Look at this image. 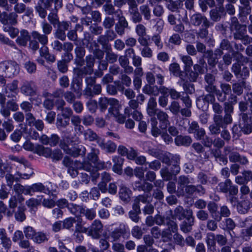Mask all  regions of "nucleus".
<instances>
[{
    "label": "nucleus",
    "mask_w": 252,
    "mask_h": 252,
    "mask_svg": "<svg viewBox=\"0 0 252 252\" xmlns=\"http://www.w3.org/2000/svg\"><path fill=\"white\" fill-rule=\"evenodd\" d=\"M151 69V71L146 73V79L148 84L154 85L156 83V79L158 87V94L160 93L161 95L167 96L170 94L171 88H167L163 86L164 82L165 71L160 66L154 64Z\"/></svg>",
    "instance_id": "obj_1"
},
{
    "label": "nucleus",
    "mask_w": 252,
    "mask_h": 252,
    "mask_svg": "<svg viewBox=\"0 0 252 252\" xmlns=\"http://www.w3.org/2000/svg\"><path fill=\"white\" fill-rule=\"evenodd\" d=\"M214 123L209 127V129L212 134L217 135L220 133V128H225L227 125L230 123H227L223 119L222 115H216L213 116Z\"/></svg>",
    "instance_id": "obj_2"
},
{
    "label": "nucleus",
    "mask_w": 252,
    "mask_h": 252,
    "mask_svg": "<svg viewBox=\"0 0 252 252\" xmlns=\"http://www.w3.org/2000/svg\"><path fill=\"white\" fill-rule=\"evenodd\" d=\"M85 62L86 66L80 69L75 68L74 70V73L79 77L83 75L91 74L93 72V68L95 62L94 57L92 55L87 56L85 58Z\"/></svg>",
    "instance_id": "obj_3"
},
{
    "label": "nucleus",
    "mask_w": 252,
    "mask_h": 252,
    "mask_svg": "<svg viewBox=\"0 0 252 252\" xmlns=\"http://www.w3.org/2000/svg\"><path fill=\"white\" fill-rule=\"evenodd\" d=\"M27 164H24L17 166L15 175L16 181H19L20 179H29L34 174L33 169L27 166Z\"/></svg>",
    "instance_id": "obj_4"
},
{
    "label": "nucleus",
    "mask_w": 252,
    "mask_h": 252,
    "mask_svg": "<svg viewBox=\"0 0 252 252\" xmlns=\"http://www.w3.org/2000/svg\"><path fill=\"white\" fill-rule=\"evenodd\" d=\"M61 148L65 152L66 154L69 155L73 157H77L78 156H85L86 154V148L83 146H79L77 148H69V146L64 143H60Z\"/></svg>",
    "instance_id": "obj_5"
},
{
    "label": "nucleus",
    "mask_w": 252,
    "mask_h": 252,
    "mask_svg": "<svg viewBox=\"0 0 252 252\" xmlns=\"http://www.w3.org/2000/svg\"><path fill=\"white\" fill-rule=\"evenodd\" d=\"M189 126L187 131L189 133L194 134V137L197 140H201L205 136V131L199 127L198 124L195 121L190 122L188 121Z\"/></svg>",
    "instance_id": "obj_6"
},
{
    "label": "nucleus",
    "mask_w": 252,
    "mask_h": 252,
    "mask_svg": "<svg viewBox=\"0 0 252 252\" xmlns=\"http://www.w3.org/2000/svg\"><path fill=\"white\" fill-rule=\"evenodd\" d=\"M224 152L225 155H228L229 160L231 162H239L243 164H245L248 162L245 157H241L238 153L232 151V149L231 147L227 146L224 147Z\"/></svg>",
    "instance_id": "obj_7"
},
{
    "label": "nucleus",
    "mask_w": 252,
    "mask_h": 252,
    "mask_svg": "<svg viewBox=\"0 0 252 252\" xmlns=\"http://www.w3.org/2000/svg\"><path fill=\"white\" fill-rule=\"evenodd\" d=\"M103 230V225L99 220H95L88 228V235L94 239L100 237Z\"/></svg>",
    "instance_id": "obj_8"
},
{
    "label": "nucleus",
    "mask_w": 252,
    "mask_h": 252,
    "mask_svg": "<svg viewBox=\"0 0 252 252\" xmlns=\"http://www.w3.org/2000/svg\"><path fill=\"white\" fill-rule=\"evenodd\" d=\"M186 220L183 221L180 225L181 230L185 233L190 232L192 230V226L194 223V218L193 216L192 210H188Z\"/></svg>",
    "instance_id": "obj_9"
},
{
    "label": "nucleus",
    "mask_w": 252,
    "mask_h": 252,
    "mask_svg": "<svg viewBox=\"0 0 252 252\" xmlns=\"http://www.w3.org/2000/svg\"><path fill=\"white\" fill-rule=\"evenodd\" d=\"M36 86L33 81H24L20 88L22 94L27 96H33L36 94Z\"/></svg>",
    "instance_id": "obj_10"
},
{
    "label": "nucleus",
    "mask_w": 252,
    "mask_h": 252,
    "mask_svg": "<svg viewBox=\"0 0 252 252\" xmlns=\"http://www.w3.org/2000/svg\"><path fill=\"white\" fill-rule=\"evenodd\" d=\"M18 15L14 12L7 14L6 12L2 13L0 16V21L3 25H9L8 23L12 25H16L18 23Z\"/></svg>",
    "instance_id": "obj_11"
},
{
    "label": "nucleus",
    "mask_w": 252,
    "mask_h": 252,
    "mask_svg": "<svg viewBox=\"0 0 252 252\" xmlns=\"http://www.w3.org/2000/svg\"><path fill=\"white\" fill-rule=\"evenodd\" d=\"M119 18L118 22L115 26V30L117 33L120 35L125 33V29L128 27V23L126 18L122 15L121 10H119L116 12Z\"/></svg>",
    "instance_id": "obj_12"
},
{
    "label": "nucleus",
    "mask_w": 252,
    "mask_h": 252,
    "mask_svg": "<svg viewBox=\"0 0 252 252\" xmlns=\"http://www.w3.org/2000/svg\"><path fill=\"white\" fill-rule=\"evenodd\" d=\"M99 153V151L97 149L92 148L91 151L88 154L87 158L88 160L94 164V166L99 169L104 168V162H100L98 161V155Z\"/></svg>",
    "instance_id": "obj_13"
},
{
    "label": "nucleus",
    "mask_w": 252,
    "mask_h": 252,
    "mask_svg": "<svg viewBox=\"0 0 252 252\" xmlns=\"http://www.w3.org/2000/svg\"><path fill=\"white\" fill-rule=\"evenodd\" d=\"M128 227L124 223H121L110 233V236L114 241L118 240L121 237H124L127 232Z\"/></svg>",
    "instance_id": "obj_14"
},
{
    "label": "nucleus",
    "mask_w": 252,
    "mask_h": 252,
    "mask_svg": "<svg viewBox=\"0 0 252 252\" xmlns=\"http://www.w3.org/2000/svg\"><path fill=\"white\" fill-rule=\"evenodd\" d=\"M133 189L135 190L143 191L149 192L152 190L153 186L152 184L147 182L143 179L139 180L133 183Z\"/></svg>",
    "instance_id": "obj_15"
},
{
    "label": "nucleus",
    "mask_w": 252,
    "mask_h": 252,
    "mask_svg": "<svg viewBox=\"0 0 252 252\" xmlns=\"http://www.w3.org/2000/svg\"><path fill=\"white\" fill-rule=\"evenodd\" d=\"M191 22L194 26H198L202 23L203 25L208 28L211 26L210 22L208 20L207 18L199 13L193 14L191 17Z\"/></svg>",
    "instance_id": "obj_16"
},
{
    "label": "nucleus",
    "mask_w": 252,
    "mask_h": 252,
    "mask_svg": "<svg viewBox=\"0 0 252 252\" xmlns=\"http://www.w3.org/2000/svg\"><path fill=\"white\" fill-rule=\"evenodd\" d=\"M158 119L160 122V127L162 129H166L169 125V116L168 114L161 110H158L156 113Z\"/></svg>",
    "instance_id": "obj_17"
},
{
    "label": "nucleus",
    "mask_w": 252,
    "mask_h": 252,
    "mask_svg": "<svg viewBox=\"0 0 252 252\" xmlns=\"http://www.w3.org/2000/svg\"><path fill=\"white\" fill-rule=\"evenodd\" d=\"M98 145L107 153H114L117 149V145L113 142L109 140L105 142L104 140L102 138L98 141Z\"/></svg>",
    "instance_id": "obj_18"
},
{
    "label": "nucleus",
    "mask_w": 252,
    "mask_h": 252,
    "mask_svg": "<svg viewBox=\"0 0 252 252\" xmlns=\"http://www.w3.org/2000/svg\"><path fill=\"white\" fill-rule=\"evenodd\" d=\"M19 35H18L17 38L16 40V43L22 46H26L29 41L30 40L31 36L29 32L25 29L21 30L19 32Z\"/></svg>",
    "instance_id": "obj_19"
},
{
    "label": "nucleus",
    "mask_w": 252,
    "mask_h": 252,
    "mask_svg": "<svg viewBox=\"0 0 252 252\" xmlns=\"http://www.w3.org/2000/svg\"><path fill=\"white\" fill-rule=\"evenodd\" d=\"M115 103H117V99L115 98L108 99L105 97H101L98 100V107L100 111L103 112L106 110L108 105L111 106L112 105H115Z\"/></svg>",
    "instance_id": "obj_20"
},
{
    "label": "nucleus",
    "mask_w": 252,
    "mask_h": 252,
    "mask_svg": "<svg viewBox=\"0 0 252 252\" xmlns=\"http://www.w3.org/2000/svg\"><path fill=\"white\" fill-rule=\"evenodd\" d=\"M233 104L228 102H225L224 103V116L223 119L227 123H232V117L231 114L233 113Z\"/></svg>",
    "instance_id": "obj_21"
},
{
    "label": "nucleus",
    "mask_w": 252,
    "mask_h": 252,
    "mask_svg": "<svg viewBox=\"0 0 252 252\" xmlns=\"http://www.w3.org/2000/svg\"><path fill=\"white\" fill-rule=\"evenodd\" d=\"M29 195H32L35 192H43L47 193L49 192V189L41 183H35L31 186H28Z\"/></svg>",
    "instance_id": "obj_22"
},
{
    "label": "nucleus",
    "mask_w": 252,
    "mask_h": 252,
    "mask_svg": "<svg viewBox=\"0 0 252 252\" xmlns=\"http://www.w3.org/2000/svg\"><path fill=\"white\" fill-rule=\"evenodd\" d=\"M245 99L247 102L250 103L251 104L250 105V111L249 113H241L240 114V116L241 118L243 119V121L246 122V120H249L251 119L252 117V93H247L245 97ZM250 122V121H248Z\"/></svg>",
    "instance_id": "obj_23"
},
{
    "label": "nucleus",
    "mask_w": 252,
    "mask_h": 252,
    "mask_svg": "<svg viewBox=\"0 0 252 252\" xmlns=\"http://www.w3.org/2000/svg\"><path fill=\"white\" fill-rule=\"evenodd\" d=\"M19 72V65L15 62L11 61L8 68L4 74L5 77L11 78L17 75Z\"/></svg>",
    "instance_id": "obj_24"
},
{
    "label": "nucleus",
    "mask_w": 252,
    "mask_h": 252,
    "mask_svg": "<svg viewBox=\"0 0 252 252\" xmlns=\"http://www.w3.org/2000/svg\"><path fill=\"white\" fill-rule=\"evenodd\" d=\"M33 39L36 40L42 45H45L48 43V38L47 35L41 34L38 32L33 31L31 33Z\"/></svg>",
    "instance_id": "obj_25"
},
{
    "label": "nucleus",
    "mask_w": 252,
    "mask_h": 252,
    "mask_svg": "<svg viewBox=\"0 0 252 252\" xmlns=\"http://www.w3.org/2000/svg\"><path fill=\"white\" fill-rule=\"evenodd\" d=\"M44 6L47 9L58 10L62 6V0H44Z\"/></svg>",
    "instance_id": "obj_26"
},
{
    "label": "nucleus",
    "mask_w": 252,
    "mask_h": 252,
    "mask_svg": "<svg viewBox=\"0 0 252 252\" xmlns=\"http://www.w3.org/2000/svg\"><path fill=\"white\" fill-rule=\"evenodd\" d=\"M83 136L85 140H88L91 142L96 141L97 144L99 140L101 139V138L99 137L94 131L90 128H88L84 131Z\"/></svg>",
    "instance_id": "obj_27"
},
{
    "label": "nucleus",
    "mask_w": 252,
    "mask_h": 252,
    "mask_svg": "<svg viewBox=\"0 0 252 252\" xmlns=\"http://www.w3.org/2000/svg\"><path fill=\"white\" fill-rule=\"evenodd\" d=\"M249 119L246 120V122L243 121V119L240 117V126L242 131L245 134H249L252 131V117L249 122Z\"/></svg>",
    "instance_id": "obj_28"
},
{
    "label": "nucleus",
    "mask_w": 252,
    "mask_h": 252,
    "mask_svg": "<svg viewBox=\"0 0 252 252\" xmlns=\"http://www.w3.org/2000/svg\"><path fill=\"white\" fill-rule=\"evenodd\" d=\"M143 92L149 95L158 96V87L156 85L147 84L142 89Z\"/></svg>",
    "instance_id": "obj_29"
},
{
    "label": "nucleus",
    "mask_w": 252,
    "mask_h": 252,
    "mask_svg": "<svg viewBox=\"0 0 252 252\" xmlns=\"http://www.w3.org/2000/svg\"><path fill=\"white\" fill-rule=\"evenodd\" d=\"M191 210V209L185 210L183 207L178 206L174 210L173 217L177 218L179 220H182L184 218H186L187 216V211Z\"/></svg>",
    "instance_id": "obj_30"
},
{
    "label": "nucleus",
    "mask_w": 252,
    "mask_h": 252,
    "mask_svg": "<svg viewBox=\"0 0 252 252\" xmlns=\"http://www.w3.org/2000/svg\"><path fill=\"white\" fill-rule=\"evenodd\" d=\"M131 191L126 187H121L120 189V198L124 202H128L130 200Z\"/></svg>",
    "instance_id": "obj_31"
},
{
    "label": "nucleus",
    "mask_w": 252,
    "mask_h": 252,
    "mask_svg": "<svg viewBox=\"0 0 252 252\" xmlns=\"http://www.w3.org/2000/svg\"><path fill=\"white\" fill-rule=\"evenodd\" d=\"M35 153L39 155L43 156L45 157H51L52 156V151L49 148H45L42 145H36Z\"/></svg>",
    "instance_id": "obj_32"
},
{
    "label": "nucleus",
    "mask_w": 252,
    "mask_h": 252,
    "mask_svg": "<svg viewBox=\"0 0 252 252\" xmlns=\"http://www.w3.org/2000/svg\"><path fill=\"white\" fill-rule=\"evenodd\" d=\"M169 70L170 72L176 77L181 78L183 76L182 71L179 64L177 63H171L169 66Z\"/></svg>",
    "instance_id": "obj_33"
},
{
    "label": "nucleus",
    "mask_w": 252,
    "mask_h": 252,
    "mask_svg": "<svg viewBox=\"0 0 252 252\" xmlns=\"http://www.w3.org/2000/svg\"><path fill=\"white\" fill-rule=\"evenodd\" d=\"M190 183L189 179L185 176H180L178 180V189L182 193H184V188Z\"/></svg>",
    "instance_id": "obj_34"
},
{
    "label": "nucleus",
    "mask_w": 252,
    "mask_h": 252,
    "mask_svg": "<svg viewBox=\"0 0 252 252\" xmlns=\"http://www.w3.org/2000/svg\"><path fill=\"white\" fill-rule=\"evenodd\" d=\"M151 133L154 137H158L161 134L160 129L158 127V121L155 117L151 119Z\"/></svg>",
    "instance_id": "obj_35"
},
{
    "label": "nucleus",
    "mask_w": 252,
    "mask_h": 252,
    "mask_svg": "<svg viewBox=\"0 0 252 252\" xmlns=\"http://www.w3.org/2000/svg\"><path fill=\"white\" fill-rule=\"evenodd\" d=\"M246 82L244 81L236 82L232 85V90L234 93L240 95L243 93L244 88H245Z\"/></svg>",
    "instance_id": "obj_36"
},
{
    "label": "nucleus",
    "mask_w": 252,
    "mask_h": 252,
    "mask_svg": "<svg viewBox=\"0 0 252 252\" xmlns=\"http://www.w3.org/2000/svg\"><path fill=\"white\" fill-rule=\"evenodd\" d=\"M192 142L189 136H178L175 139V143L177 145L189 146Z\"/></svg>",
    "instance_id": "obj_37"
},
{
    "label": "nucleus",
    "mask_w": 252,
    "mask_h": 252,
    "mask_svg": "<svg viewBox=\"0 0 252 252\" xmlns=\"http://www.w3.org/2000/svg\"><path fill=\"white\" fill-rule=\"evenodd\" d=\"M17 206V199L15 196H12L8 200V207L12 211L8 210L6 212V216L11 217L13 215L15 209Z\"/></svg>",
    "instance_id": "obj_38"
},
{
    "label": "nucleus",
    "mask_w": 252,
    "mask_h": 252,
    "mask_svg": "<svg viewBox=\"0 0 252 252\" xmlns=\"http://www.w3.org/2000/svg\"><path fill=\"white\" fill-rule=\"evenodd\" d=\"M3 30L5 32H7L12 38L17 37L19 32L17 28L13 27L11 25H3Z\"/></svg>",
    "instance_id": "obj_39"
},
{
    "label": "nucleus",
    "mask_w": 252,
    "mask_h": 252,
    "mask_svg": "<svg viewBox=\"0 0 252 252\" xmlns=\"http://www.w3.org/2000/svg\"><path fill=\"white\" fill-rule=\"evenodd\" d=\"M68 209L71 214L77 217H79L82 214L83 210L82 206L73 203L69 204Z\"/></svg>",
    "instance_id": "obj_40"
},
{
    "label": "nucleus",
    "mask_w": 252,
    "mask_h": 252,
    "mask_svg": "<svg viewBox=\"0 0 252 252\" xmlns=\"http://www.w3.org/2000/svg\"><path fill=\"white\" fill-rule=\"evenodd\" d=\"M242 6H239L241 12L245 15H248L251 11L249 0H240Z\"/></svg>",
    "instance_id": "obj_41"
},
{
    "label": "nucleus",
    "mask_w": 252,
    "mask_h": 252,
    "mask_svg": "<svg viewBox=\"0 0 252 252\" xmlns=\"http://www.w3.org/2000/svg\"><path fill=\"white\" fill-rule=\"evenodd\" d=\"M180 58L184 64L185 69L187 70L190 68L193 65L191 58L189 55H180Z\"/></svg>",
    "instance_id": "obj_42"
},
{
    "label": "nucleus",
    "mask_w": 252,
    "mask_h": 252,
    "mask_svg": "<svg viewBox=\"0 0 252 252\" xmlns=\"http://www.w3.org/2000/svg\"><path fill=\"white\" fill-rule=\"evenodd\" d=\"M131 20L134 23H139L142 20V16L138 11V9H132L128 10Z\"/></svg>",
    "instance_id": "obj_43"
},
{
    "label": "nucleus",
    "mask_w": 252,
    "mask_h": 252,
    "mask_svg": "<svg viewBox=\"0 0 252 252\" xmlns=\"http://www.w3.org/2000/svg\"><path fill=\"white\" fill-rule=\"evenodd\" d=\"M18 83L17 80H14L11 83L8 84L5 88V93L7 94L9 92H12L17 94L18 92Z\"/></svg>",
    "instance_id": "obj_44"
},
{
    "label": "nucleus",
    "mask_w": 252,
    "mask_h": 252,
    "mask_svg": "<svg viewBox=\"0 0 252 252\" xmlns=\"http://www.w3.org/2000/svg\"><path fill=\"white\" fill-rule=\"evenodd\" d=\"M129 107H127L125 109V113L128 117H129L131 113V110L136 109L138 107V102L135 99H131L128 102Z\"/></svg>",
    "instance_id": "obj_45"
},
{
    "label": "nucleus",
    "mask_w": 252,
    "mask_h": 252,
    "mask_svg": "<svg viewBox=\"0 0 252 252\" xmlns=\"http://www.w3.org/2000/svg\"><path fill=\"white\" fill-rule=\"evenodd\" d=\"M32 240L37 243L41 244L48 240L46 235L42 232H37L35 233Z\"/></svg>",
    "instance_id": "obj_46"
},
{
    "label": "nucleus",
    "mask_w": 252,
    "mask_h": 252,
    "mask_svg": "<svg viewBox=\"0 0 252 252\" xmlns=\"http://www.w3.org/2000/svg\"><path fill=\"white\" fill-rule=\"evenodd\" d=\"M140 13L143 15L145 19L149 20L151 17V9L148 5L144 4L140 6Z\"/></svg>",
    "instance_id": "obj_47"
},
{
    "label": "nucleus",
    "mask_w": 252,
    "mask_h": 252,
    "mask_svg": "<svg viewBox=\"0 0 252 252\" xmlns=\"http://www.w3.org/2000/svg\"><path fill=\"white\" fill-rule=\"evenodd\" d=\"M250 205L249 201L243 200L238 204L237 206L238 210L241 213L245 214L250 209Z\"/></svg>",
    "instance_id": "obj_48"
},
{
    "label": "nucleus",
    "mask_w": 252,
    "mask_h": 252,
    "mask_svg": "<svg viewBox=\"0 0 252 252\" xmlns=\"http://www.w3.org/2000/svg\"><path fill=\"white\" fill-rule=\"evenodd\" d=\"M25 211V208L24 207L18 208L17 211L15 213V218L17 221L22 222L26 219Z\"/></svg>",
    "instance_id": "obj_49"
},
{
    "label": "nucleus",
    "mask_w": 252,
    "mask_h": 252,
    "mask_svg": "<svg viewBox=\"0 0 252 252\" xmlns=\"http://www.w3.org/2000/svg\"><path fill=\"white\" fill-rule=\"evenodd\" d=\"M52 11L48 15V20L51 24L55 26L57 25L60 21L57 14V11H55L54 9H52Z\"/></svg>",
    "instance_id": "obj_50"
},
{
    "label": "nucleus",
    "mask_w": 252,
    "mask_h": 252,
    "mask_svg": "<svg viewBox=\"0 0 252 252\" xmlns=\"http://www.w3.org/2000/svg\"><path fill=\"white\" fill-rule=\"evenodd\" d=\"M13 189L15 192L18 194L24 193L25 194H29V189L28 187H24L20 184H16L14 185Z\"/></svg>",
    "instance_id": "obj_51"
},
{
    "label": "nucleus",
    "mask_w": 252,
    "mask_h": 252,
    "mask_svg": "<svg viewBox=\"0 0 252 252\" xmlns=\"http://www.w3.org/2000/svg\"><path fill=\"white\" fill-rule=\"evenodd\" d=\"M26 205L34 212L36 211L37 206L40 204V201L36 198H31L26 202Z\"/></svg>",
    "instance_id": "obj_52"
},
{
    "label": "nucleus",
    "mask_w": 252,
    "mask_h": 252,
    "mask_svg": "<svg viewBox=\"0 0 252 252\" xmlns=\"http://www.w3.org/2000/svg\"><path fill=\"white\" fill-rule=\"evenodd\" d=\"M113 161L114 162H118L113 166V171L118 173V174H121L122 171V159L119 158L117 157H115L113 158Z\"/></svg>",
    "instance_id": "obj_53"
},
{
    "label": "nucleus",
    "mask_w": 252,
    "mask_h": 252,
    "mask_svg": "<svg viewBox=\"0 0 252 252\" xmlns=\"http://www.w3.org/2000/svg\"><path fill=\"white\" fill-rule=\"evenodd\" d=\"M94 48H93L92 52L94 57L98 60L102 59L104 56V52L99 48L98 45L95 42L94 43Z\"/></svg>",
    "instance_id": "obj_54"
},
{
    "label": "nucleus",
    "mask_w": 252,
    "mask_h": 252,
    "mask_svg": "<svg viewBox=\"0 0 252 252\" xmlns=\"http://www.w3.org/2000/svg\"><path fill=\"white\" fill-rule=\"evenodd\" d=\"M76 222V220L72 217H69L64 219L63 221V228L66 229H70Z\"/></svg>",
    "instance_id": "obj_55"
},
{
    "label": "nucleus",
    "mask_w": 252,
    "mask_h": 252,
    "mask_svg": "<svg viewBox=\"0 0 252 252\" xmlns=\"http://www.w3.org/2000/svg\"><path fill=\"white\" fill-rule=\"evenodd\" d=\"M56 124L58 128L65 127L69 124V119L58 115Z\"/></svg>",
    "instance_id": "obj_56"
},
{
    "label": "nucleus",
    "mask_w": 252,
    "mask_h": 252,
    "mask_svg": "<svg viewBox=\"0 0 252 252\" xmlns=\"http://www.w3.org/2000/svg\"><path fill=\"white\" fill-rule=\"evenodd\" d=\"M216 241V236L214 233H207L206 242L209 249L215 246Z\"/></svg>",
    "instance_id": "obj_57"
},
{
    "label": "nucleus",
    "mask_w": 252,
    "mask_h": 252,
    "mask_svg": "<svg viewBox=\"0 0 252 252\" xmlns=\"http://www.w3.org/2000/svg\"><path fill=\"white\" fill-rule=\"evenodd\" d=\"M115 105H112L108 109L109 114L112 115L115 118L118 117L120 114L119 108L121 106L119 103V101L117 99V103Z\"/></svg>",
    "instance_id": "obj_58"
},
{
    "label": "nucleus",
    "mask_w": 252,
    "mask_h": 252,
    "mask_svg": "<svg viewBox=\"0 0 252 252\" xmlns=\"http://www.w3.org/2000/svg\"><path fill=\"white\" fill-rule=\"evenodd\" d=\"M230 184H232L230 180L227 179L225 182H221L219 184V189L222 192L227 193L228 192L229 187H230Z\"/></svg>",
    "instance_id": "obj_59"
},
{
    "label": "nucleus",
    "mask_w": 252,
    "mask_h": 252,
    "mask_svg": "<svg viewBox=\"0 0 252 252\" xmlns=\"http://www.w3.org/2000/svg\"><path fill=\"white\" fill-rule=\"evenodd\" d=\"M168 109L174 115L178 114L180 112V109L179 103L176 101H172L168 107Z\"/></svg>",
    "instance_id": "obj_60"
},
{
    "label": "nucleus",
    "mask_w": 252,
    "mask_h": 252,
    "mask_svg": "<svg viewBox=\"0 0 252 252\" xmlns=\"http://www.w3.org/2000/svg\"><path fill=\"white\" fill-rule=\"evenodd\" d=\"M24 233L26 237L28 239H32L36 232L33 227L28 226L24 228Z\"/></svg>",
    "instance_id": "obj_61"
},
{
    "label": "nucleus",
    "mask_w": 252,
    "mask_h": 252,
    "mask_svg": "<svg viewBox=\"0 0 252 252\" xmlns=\"http://www.w3.org/2000/svg\"><path fill=\"white\" fill-rule=\"evenodd\" d=\"M82 214L87 219L90 220H93L96 216V212L94 209L83 208Z\"/></svg>",
    "instance_id": "obj_62"
},
{
    "label": "nucleus",
    "mask_w": 252,
    "mask_h": 252,
    "mask_svg": "<svg viewBox=\"0 0 252 252\" xmlns=\"http://www.w3.org/2000/svg\"><path fill=\"white\" fill-rule=\"evenodd\" d=\"M24 66L28 72L31 74L35 73L36 70L35 63L31 61L26 62Z\"/></svg>",
    "instance_id": "obj_63"
},
{
    "label": "nucleus",
    "mask_w": 252,
    "mask_h": 252,
    "mask_svg": "<svg viewBox=\"0 0 252 252\" xmlns=\"http://www.w3.org/2000/svg\"><path fill=\"white\" fill-rule=\"evenodd\" d=\"M161 177L165 181H169L172 179L173 174L166 168H162L160 171Z\"/></svg>",
    "instance_id": "obj_64"
}]
</instances>
